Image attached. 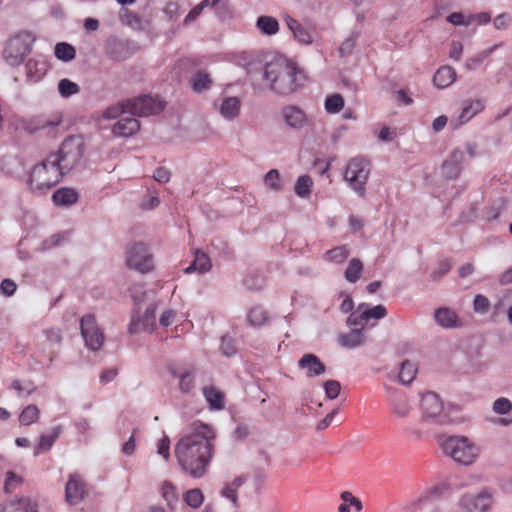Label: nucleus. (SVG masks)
I'll list each match as a JSON object with an SVG mask.
<instances>
[{"instance_id": "obj_1", "label": "nucleus", "mask_w": 512, "mask_h": 512, "mask_svg": "<svg viewBox=\"0 0 512 512\" xmlns=\"http://www.w3.org/2000/svg\"><path fill=\"white\" fill-rule=\"evenodd\" d=\"M215 433L200 423L190 434L183 436L175 445L174 453L181 469L192 478L204 476L214 453Z\"/></svg>"}, {"instance_id": "obj_2", "label": "nucleus", "mask_w": 512, "mask_h": 512, "mask_svg": "<svg viewBox=\"0 0 512 512\" xmlns=\"http://www.w3.org/2000/svg\"><path fill=\"white\" fill-rule=\"evenodd\" d=\"M262 79L271 92L285 97L300 91L307 76L296 61L278 54L264 64Z\"/></svg>"}, {"instance_id": "obj_3", "label": "nucleus", "mask_w": 512, "mask_h": 512, "mask_svg": "<svg viewBox=\"0 0 512 512\" xmlns=\"http://www.w3.org/2000/svg\"><path fill=\"white\" fill-rule=\"evenodd\" d=\"M437 441L446 456L463 466L473 464L480 454L479 447L466 436L443 434Z\"/></svg>"}, {"instance_id": "obj_4", "label": "nucleus", "mask_w": 512, "mask_h": 512, "mask_svg": "<svg viewBox=\"0 0 512 512\" xmlns=\"http://www.w3.org/2000/svg\"><path fill=\"white\" fill-rule=\"evenodd\" d=\"M64 176V173L49 154L44 160L32 167L28 175L27 185L31 192L44 194L56 186Z\"/></svg>"}, {"instance_id": "obj_5", "label": "nucleus", "mask_w": 512, "mask_h": 512, "mask_svg": "<svg viewBox=\"0 0 512 512\" xmlns=\"http://www.w3.org/2000/svg\"><path fill=\"white\" fill-rule=\"evenodd\" d=\"M84 153V139L79 135H70L62 141L58 151L50 155L64 175H67L80 165Z\"/></svg>"}, {"instance_id": "obj_6", "label": "nucleus", "mask_w": 512, "mask_h": 512, "mask_svg": "<svg viewBox=\"0 0 512 512\" xmlns=\"http://www.w3.org/2000/svg\"><path fill=\"white\" fill-rule=\"evenodd\" d=\"M370 171V161L361 156L350 159L344 170V179L348 186L361 197L365 195Z\"/></svg>"}, {"instance_id": "obj_7", "label": "nucleus", "mask_w": 512, "mask_h": 512, "mask_svg": "<svg viewBox=\"0 0 512 512\" xmlns=\"http://www.w3.org/2000/svg\"><path fill=\"white\" fill-rule=\"evenodd\" d=\"M126 265L137 272L146 274L154 269L153 255L143 242H134L126 248Z\"/></svg>"}, {"instance_id": "obj_8", "label": "nucleus", "mask_w": 512, "mask_h": 512, "mask_svg": "<svg viewBox=\"0 0 512 512\" xmlns=\"http://www.w3.org/2000/svg\"><path fill=\"white\" fill-rule=\"evenodd\" d=\"M32 50V41L28 34H19L10 38L4 48L3 57L12 67L19 66Z\"/></svg>"}, {"instance_id": "obj_9", "label": "nucleus", "mask_w": 512, "mask_h": 512, "mask_svg": "<svg viewBox=\"0 0 512 512\" xmlns=\"http://www.w3.org/2000/svg\"><path fill=\"white\" fill-rule=\"evenodd\" d=\"M165 101L159 96L140 95L127 100L128 114L137 117H148L160 114L165 109Z\"/></svg>"}, {"instance_id": "obj_10", "label": "nucleus", "mask_w": 512, "mask_h": 512, "mask_svg": "<svg viewBox=\"0 0 512 512\" xmlns=\"http://www.w3.org/2000/svg\"><path fill=\"white\" fill-rule=\"evenodd\" d=\"M104 53L113 62H121L132 57L138 50V45L130 39L109 36L104 42Z\"/></svg>"}, {"instance_id": "obj_11", "label": "nucleus", "mask_w": 512, "mask_h": 512, "mask_svg": "<svg viewBox=\"0 0 512 512\" xmlns=\"http://www.w3.org/2000/svg\"><path fill=\"white\" fill-rule=\"evenodd\" d=\"M80 331L87 348L98 351L102 347L104 334L97 325L94 315L86 314L80 319Z\"/></svg>"}, {"instance_id": "obj_12", "label": "nucleus", "mask_w": 512, "mask_h": 512, "mask_svg": "<svg viewBox=\"0 0 512 512\" xmlns=\"http://www.w3.org/2000/svg\"><path fill=\"white\" fill-rule=\"evenodd\" d=\"M455 369L462 374H474L484 367L481 353L478 351H461L452 358Z\"/></svg>"}, {"instance_id": "obj_13", "label": "nucleus", "mask_w": 512, "mask_h": 512, "mask_svg": "<svg viewBox=\"0 0 512 512\" xmlns=\"http://www.w3.org/2000/svg\"><path fill=\"white\" fill-rule=\"evenodd\" d=\"M281 117L284 124L294 131H301L308 125L306 112L295 104L284 105L281 108Z\"/></svg>"}, {"instance_id": "obj_14", "label": "nucleus", "mask_w": 512, "mask_h": 512, "mask_svg": "<svg viewBox=\"0 0 512 512\" xmlns=\"http://www.w3.org/2000/svg\"><path fill=\"white\" fill-rule=\"evenodd\" d=\"M492 503L491 494L484 490L477 495H465L459 505L465 512H486Z\"/></svg>"}, {"instance_id": "obj_15", "label": "nucleus", "mask_w": 512, "mask_h": 512, "mask_svg": "<svg viewBox=\"0 0 512 512\" xmlns=\"http://www.w3.org/2000/svg\"><path fill=\"white\" fill-rule=\"evenodd\" d=\"M86 484L82 477L77 474H70L68 482L65 486V498L70 505H78L86 495Z\"/></svg>"}, {"instance_id": "obj_16", "label": "nucleus", "mask_w": 512, "mask_h": 512, "mask_svg": "<svg viewBox=\"0 0 512 512\" xmlns=\"http://www.w3.org/2000/svg\"><path fill=\"white\" fill-rule=\"evenodd\" d=\"M61 124V119H46L43 117H35L27 121L23 128L29 133L43 132L49 137H55L58 132V127Z\"/></svg>"}, {"instance_id": "obj_17", "label": "nucleus", "mask_w": 512, "mask_h": 512, "mask_svg": "<svg viewBox=\"0 0 512 512\" xmlns=\"http://www.w3.org/2000/svg\"><path fill=\"white\" fill-rule=\"evenodd\" d=\"M49 63L43 56L30 58L25 64L26 81L30 83L39 82L47 73Z\"/></svg>"}, {"instance_id": "obj_18", "label": "nucleus", "mask_w": 512, "mask_h": 512, "mask_svg": "<svg viewBox=\"0 0 512 512\" xmlns=\"http://www.w3.org/2000/svg\"><path fill=\"white\" fill-rule=\"evenodd\" d=\"M435 323L443 329H458L463 326L462 319L449 307H439L433 313Z\"/></svg>"}, {"instance_id": "obj_19", "label": "nucleus", "mask_w": 512, "mask_h": 512, "mask_svg": "<svg viewBox=\"0 0 512 512\" xmlns=\"http://www.w3.org/2000/svg\"><path fill=\"white\" fill-rule=\"evenodd\" d=\"M464 153L460 149H455L442 164V174L448 180L457 179L462 171Z\"/></svg>"}, {"instance_id": "obj_20", "label": "nucleus", "mask_w": 512, "mask_h": 512, "mask_svg": "<svg viewBox=\"0 0 512 512\" xmlns=\"http://www.w3.org/2000/svg\"><path fill=\"white\" fill-rule=\"evenodd\" d=\"M170 375L178 379V388L184 395L190 394L196 387L195 371L192 369L179 370L176 367H169Z\"/></svg>"}, {"instance_id": "obj_21", "label": "nucleus", "mask_w": 512, "mask_h": 512, "mask_svg": "<svg viewBox=\"0 0 512 512\" xmlns=\"http://www.w3.org/2000/svg\"><path fill=\"white\" fill-rule=\"evenodd\" d=\"M140 129V122L131 114L122 116L113 126V134L116 137H130Z\"/></svg>"}, {"instance_id": "obj_22", "label": "nucleus", "mask_w": 512, "mask_h": 512, "mask_svg": "<svg viewBox=\"0 0 512 512\" xmlns=\"http://www.w3.org/2000/svg\"><path fill=\"white\" fill-rule=\"evenodd\" d=\"M420 406L424 419L437 417L442 411V402L438 395L433 392H427L421 397Z\"/></svg>"}, {"instance_id": "obj_23", "label": "nucleus", "mask_w": 512, "mask_h": 512, "mask_svg": "<svg viewBox=\"0 0 512 512\" xmlns=\"http://www.w3.org/2000/svg\"><path fill=\"white\" fill-rule=\"evenodd\" d=\"M285 22L289 30L292 32L294 39L301 45H310L313 43V37L306 27L298 20L291 16L285 18Z\"/></svg>"}, {"instance_id": "obj_24", "label": "nucleus", "mask_w": 512, "mask_h": 512, "mask_svg": "<svg viewBox=\"0 0 512 512\" xmlns=\"http://www.w3.org/2000/svg\"><path fill=\"white\" fill-rule=\"evenodd\" d=\"M298 367L307 370L308 377H315L325 372V365L314 354H304L298 361Z\"/></svg>"}, {"instance_id": "obj_25", "label": "nucleus", "mask_w": 512, "mask_h": 512, "mask_svg": "<svg viewBox=\"0 0 512 512\" xmlns=\"http://www.w3.org/2000/svg\"><path fill=\"white\" fill-rule=\"evenodd\" d=\"M385 388L387 392H393L390 399L392 413L399 418L407 417L412 408L408 405L406 396L402 393L393 391L391 387L385 386Z\"/></svg>"}, {"instance_id": "obj_26", "label": "nucleus", "mask_w": 512, "mask_h": 512, "mask_svg": "<svg viewBox=\"0 0 512 512\" xmlns=\"http://www.w3.org/2000/svg\"><path fill=\"white\" fill-rule=\"evenodd\" d=\"M61 431V426H55L50 433L40 435L38 443L34 446L33 455L37 457L42 453L50 451L59 438Z\"/></svg>"}, {"instance_id": "obj_27", "label": "nucleus", "mask_w": 512, "mask_h": 512, "mask_svg": "<svg viewBox=\"0 0 512 512\" xmlns=\"http://www.w3.org/2000/svg\"><path fill=\"white\" fill-rule=\"evenodd\" d=\"M241 109V101L236 96L225 97L222 100V103L219 108V113L221 116L228 120L232 121L236 119L240 114Z\"/></svg>"}, {"instance_id": "obj_28", "label": "nucleus", "mask_w": 512, "mask_h": 512, "mask_svg": "<svg viewBox=\"0 0 512 512\" xmlns=\"http://www.w3.org/2000/svg\"><path fill=\"white\" fill-rule=\"evenodd\" d=\"M202 394L208 403L210 410L220 411L225 406V395L214 386H206L202 389Z\"/></svg>"}, {"instance_id": "obj_29", "label": "nucleus", "mask_w": 512, "mask_h": 512, "mask_svg": "<svg viewBox=\"0 0 512 512\" xmlns=\"http://www.w3.org/2000/svg\"><path fill=\"white\" fill-rule=\"evenodd\" d=\"M78 193L73 188L62 187L52 195V201L56 206H70L78 201Z\"/></svg>"}, {"instance_id": "obj_30", "label": "nucleus", "mask_w": 512, "mask_h": 512, "mask_svg": "<svg viewBox=\"0 0 512 512\" xmlns=\"http://www.w3.org/2000/svg\"><path fill=\"white\" fill-rule=\"evenodd\" d=\"M212 264L209 256L201 251L197 250L195 252V257L193 262L184 270L186 274H190L192 272L197 271L200 274H204L211 270Z\"/></svg>"}, {"instance_id": "obj_31", "label": "nucleus", "mask_w": 512, "mask_h": 512, "mask_svg": "<svg viewBox=\"0 0 512 512\" xmlns=\"http://www.w3.org/2000/svg\"><path fill=\"white\" fill-rule=\"evenodd\" d=\"M366 342L361 328H353L350 332L340 335L339 344L346 348H356Z\"/></svg>"}, {"instance_id": "obj_32", "label": "nucleus", "mask_w": 512, "mask_h": 512, "mask_svg": "<svg viewBox=\"0 0 512 512\" xmlns=\"http://www.w3.org/2000/svg\"><path fill=\"white\" fill-rule=\"evenodd\" d=\"M191 88L195 93H202L211 88L213 81L205 70L196 71L190 78Z\"/></svg>"}, {"instance_id": "obj_33", "label": "nucleus", "mask_w": 512, "mask_h": 512, "mask_svg": "<svg viewBox=\"0 0 512 512\" xmlns=\"http://www.w3.org/2000/svg\"><path fill=\"white\" fill-rule=\"evenodd\" d=\"M456 79L455 70L451 66L440 67L433 77V82L438 88H446L450 86Z\"/></svg>"}, {"instance_id": "obj_34", "label": "nucleus", "mask_w": 512, "mask_h": 512, "mask_svg": "<svg viewBox=\"0 0 512 512\" xmlns=\"http://www.w3.org/2000/svg\"><path fill=\"white\" fill-rule=\"evenodd\" d=\"M484 109V104L480 99L469 101L464 104L460 115L458 116V124L467 123L472 117Z\"/></svg>"}, {"instance_id": "obj_35", "label": "nucleus", "mask_w": 512, "mask_h": 512, "mask_svg": "<svg viewBox=\"0 0 512 512\" xmlns=\"http://www.w3.org/2000/svg\"><path fill=\"white\" fill-rule=\"evenodd\" d=\"M3 512H38V506L31 498L23 497L16 503L6 506Z\"/></svg>"}, {"instance_id": "obj_36", "label": "nucleus", "mask_w": 512, "mask_h": 512, "mask_svg": "<svg viewBox=\"0 0 512 512\" xmlns=\"http://www.w3.org/2000/svg\"><path fill=\"white\" fill-rule=\"evenodd\" d=\"M268 319V312L260 305L252 307L247 314V322L253 327H260L266 324Z\"/></svg>"}, {"instance_id": "obj_37", "label": "nucleus", "mask_w": 512, "mask_h": 512, "mask_svg": "<svg viewBox=\"0 0 512 512\" xmlns=\"http://www.w3.org/2000/svg\"><path fill=\"white\" fill-rule=\"evenodd\" d=\"M415 378L416 367H414L410 361L404 360L400 364L399 373L397 375L398 382L404 386H408L414 381Z\"/></svg>"}, {"instance_id": "obj_38", "label": "nucleus", "mask_w": 512, "mask_h": 512, "mask_svg": "<svg viewBox=\"0 0 512 512\" xmlns=\"http://www.w3.org/2000/svg\"><path fill=\"white\" fill-rule=\"evenodd\" d=\"M257 28L265 35H275L279 31V23L276 18L272 16H260L256 21Z\"/></svg>"}, {"instance_id": "obj_39", "label": "nucleus", "mask_w": 512, "mask_h": 512, "mask_svg": "<svg viewBox=\"0 0 512 512\" xmlns=\"http://www.w3.org/2000/svg\"><path fill=\"white\" fill-rule=\"evenodd\" d=\"M364 267L358 258H352L344 271V277L349 283H356L362 276Z\"/></svg>"}, {"instance_id": "obj_40", "label": "nucleus", "mask_w": 512, "mask_h": 512, "mask_svg": "<svg viewBox=\"0 0 512 512\" xmlns=\"http://www.w3.org/2000/svg\"><path fill=\"white\" fill-rule=\"evenodd\" d=\"M350 250L346 245L334 247L324 253V259L335 264H341L348 259Z\"/></svg>"}, {"instance_id": "obj_41", "label": "nucleus", "mask_w": 512, "mask_h": 512, "mask_svg": "<svg viewBox=\"0 0 512 512\" xmlns=\"http://www.w3.org/2000/svg\"><path fill=\"white\" fill-rule=\"evenodd\" d=\"M55 57L61 61L69 62L76 57L75 48L67 42H59L55 45Z\"/></svg>"}, {"instance_id": "obj_42", "label": "nucleus", "mask_w": 512, "mask_h": 512, "mask_svg": "<svg viewBox=\"0 0 512 512\" xmlns=\"http://www.w3.org/2000/svg\"><path fill=\"white\" fill-rule=\"evenodd\" d=\"M313 186V181L309 175H302L298 177L295 186L294 192L300 198H307L311 194V189Z\"/></svg>"}, {"instance_id": "obj_43", "label": "nucleus", "mask_w": 512, "mask_h": 512, "mask_svg": "<svg viewBox=\"0 0 512 512\" xmlns=\"http://www.w3.org/2000/svg\"><path fill=\"white\" fill-rule=\"evenodd\" d=\"M161 495L167 505L173 509L178 503V492L176 487L170 481H164L161 487Z\"/></svg>"}, {"instance_id": "obj_44", "label": "nucleus", "mask_w": 512, "mask_h": 512, "mask_svg": "<svg viewBox=\"0 0 512 512\" xmlns=\"http://www.w3.org/2000/svg\"><path fill=\"white\" fill-rule=\"evenodd\" d=\"M344 107V99L341 94L328 95L325 99L324 108L328 114L339 113Z\"/></svg>"}, {"instance_id": "obj_45", "label": "nucleus", "mask_w": 512, "mask_h": 512, "mask_svg": "<svg viewBox=\"0 0 512 512\" xmlns=\"http://www.w3.org/2000/svg\"><path fill=\"white\" fill-rule=\"evenodd\" d=\"M363 304H359L358 307L350 313L347 318V325L354 328H361L365 330V325L368 323L366 317L363 315Z\"/></svg>"}, {"instance_id": "obj_46", "label": "nucleus", "mask_w": 512, "mask_h": 512, "mask_svg": "<svg viewBox=\"0 0 512 512\" xmlns=\"http://www.w3.org/2000/svg\"><path fill=\"white\" fill-rule=\"evenodd\" d=\"M39 418V409L35 405L26 406L19 415V423L28 426L35 423Z\"/></svg>"}, {"instance_id": "obj_47", "label": "nucleus", "mask_w": 512, "mask_h": 512, "mask_svg": "<svg viewBox=\"0 0 512 512\" xmlns=\"http://www.w3.org/2000/svg\"><path fill=\"white\" fill-rule=\"evenodd\" d=\"M360 37V32L359 31H352L351 34L349 35V37H347L343 42L342 44L340 45L339 47V55L340 57H348L352 54L355 46H356V42L358 40V38Z\"/></svg>"}, {"instance_id": "obj_48", "label": "nucleus", "mask_w": 512, "mask_h": 512, "mask_svg": "<svg viewBox=\"0 0 512 512\" xmlns=\"http://www.w3.org/2000/svg\"><path fill=\"white\" fill-rule=\"evenodd\" d=\"M184 502L191 508H199L204 500V495L200 489H190L183 494Z\"/></svg>"}, {"instance_id": "obj_49", "label": "nucleus", "mask_w": 512, "mask_h": 512, "mask_svg": "<svg viewBox=\"0 0 512 512\" xmlns=\"http://www.w3.org/2000/svg\"><path fill=\"white\" fill-rule=\"evenodd\" d=\"M365 308H363V315L366 317L367 322L371 319L379 320L384 318L387 315V309L384 305H376L371 307L368 303H362Z\"/></svg>"}, {"instance_id": "obj_50", "label": "nucleus", "mask_w": 512, "mask_h": 512, "mask_svg": "<svg viewBox=\"0 0 512 512\" xmlns=\"http://www.w3.org/2000/svg\"><path fill=\"white\" fill-rule=\"evenodd\" d=\"M58 91L63 98H69L79 92V86L77 83L63 78L58 82Z\"/></svg>"}, {"instance_id": "obj_51", "label": "nucleus", "mask_w": 512, "mask_h": 512, "mask_svg": "<svg viewBox=\"0 0 512 512\" xmlns=\"http://www.w3.org/2000/svg\"><path fill=\"white\" fill-rule=\"evenodd\" d=\"M243 284L249 290H259L264 284V278L256 272L249 273L243 279Z\"/></svg>"}, {"instance_id": "obj_52", "label": "nucleus", "mask_w": 512, "mask_h": 512, "mask_svg": "<svg viewBox=\"0 0 512 512\" xmlns=\"http://www.w3.org/2000/svg\"><path fill=\"white\" fill-rule=\"evenodd\" d=\"M127 107V100L119 105L108 107L103 112V117L105 119H116L120 116L122 117V114H128Z\"/></svg>"}, {"instance_id": "obj_53", "label": "nucleus", "mask_w": 512, "mask_h": 512, "mask_svg": "<svg viewBox=\"0 0 512 512\" xmlns=\"http://www.w3.org/2000/svg\"><path fill=\"white\" fill-rule=\"evenodd\" d=\"M220 351L226 357H231L236 354L235 341L228 335L221 337Z\"/></svg>"}, {"instance_id": "obj_54", "label": "nucleus", "mask_w": 512, "mask_h": 512, "mask_svg": "<svg viewBox=\"0 0 512 512\" xmlns=\"http://www.w3.org/2000/svg\"><path fill=\"white\" fill-rule=\"evenodd\" d=\"M489 308V299L482 294H477L473 301V310L478 314H486L489 311Z\"/></svg>"}, {"instance_id": "obj_55", "label": "nucleus", "mask_w": 512, "mask_h": 512, "mask_svg": "<svg viewBox=\"0 0 512 512\" xmlns=\"http://www.w3.org/2000/svg\"><path fill=\"white\" fill-rule=\"evenodd\" d=\"M324 391L328 399H336L341 391L340 382L337 380H327L324 383Z\"/></svg>"}, {"instance_id": "obj_56", "label": "nucleus", "mask_w": 512, "mask_h": 512, "mask_svg": "<svg viewBox=\"0 0 512 512\" xmlns=\"http://www.w3.org/2000/svg\"><path fill=\"white\" fill-rule=\"evenodd\" d=\"M264 182L266 186L273 190L279 191L281 189L280 174L276 169H271L266 173Z\"/></svg>"}, {"instance_id": "obj_57", "label": "nucleus", "mask_w": 512, "mask_h": 512, "mask_svg": "<svg viewBox=\"0 0 512 512\" xmlns=\"http://www.w3.org/2000/svg\"><path fill=\"white\" fill-rule=\"evenodd\" d=\"M511 408H512L511 402L507 398H504V397L498 398L493 403V411L496 414H500V415L507 414L511 410Z\"/></svg>"}, {"instance_id": "obj_58", "label": "nucleus", "mask_w": 512, "mask_h": 512, "mask_svg": "<svg viewBox=\"0 0 512 512\" xmlns=\"http://www.w3.org/2000/svg\"><path fill=\"white\" fill-rule=\"evenodd\" d=\"M214 13L220 20H225L231 17V10L228 2H220L214 5Z\"/></svg>"}, {"instance_id": "obj_59", "label": "nucleus", "mask_w": 512, "mask_h": 512, "mask_svg": "<svg viewBox=\"0 0 512 512\" xmlns=\"http://www.w3.org/2000/svg\"><path fill=\"white\" fill-rule=\"evenodd\" d=\"M23 482L22 478L12 471L6 473L5 489L10 491L21 485Z\"/></svg>"}, {"instance_id": "obj_60", "label": "nucleus", "mask_w": 512, "mask_h": 512, "mask_svg": "<svg viewBox=\"0 0 512 512\" xmlns=\"http://www.w3.org/2000/svg\"><path fill=\"white\" fill-rule=\"evenodd\" d=\"M340 497L344 502L353 506L356 509V511L360 512L363 509L362 502L358 498H356L351 492L344 491L341 493Z\"/></svg>"}, {"instance_id": "obj_61", "label": "nucleus", "mask_w": 512, "mask_h": 512, "mask_svg": "<svg viewBox=\"0 0 512 512\" xmlns=\"http://www.w3.org/2000/svg\"><path fill=\"white\" fill-rule=\"evenodd\" d=\"M511 21L512 17L509 13H501L495 17L493 24L497 30H504L508 28Z\"/></svg>"}, {"instance_id": "obj_62", "label": "nucleus", "mask_w": 512, "mask_h": 512, "mask_svg": "<svg viewBox=\"0 0 512 512\" xmlns=\"http://www.w3.org/2000/svg\"><path fill=\"white\" fill-rule=\"evenodd\" d=\"M17 289L16 283L11 279H4L0 283V291L3 295L10 297Z\"/></svg>"}, {"instance_id": "obj_63", "label": "nucleus", "mask_w": 512, "mask_h": 512, "mask_svg": "<svg viewBox=\"0 0 512 512\" xmlns=\"http://www.w3.org/2000/svg\"><path fill=\"white\" fill-rule=\"evenodd\" d=\"M158 454L162 456L165 460H168L170 457V439L168 436H164L159 444H158Z\"/></svg>"}, {"instance_id": "obj_64", "label": "nucleus", "mask_w": 512, "mask_h": 512, "mask_svg": "<svg viewBox=\"0 0 512 512\" xmlns=\"http://www.w3.org/2000/svg\"><path fill=\"white\" fill-rule=\"evenodd\" d=\"M153 178L159 183H167L170 181L171 172L165 167H158L153 173Z\"/></svg>"}]
</instances>
